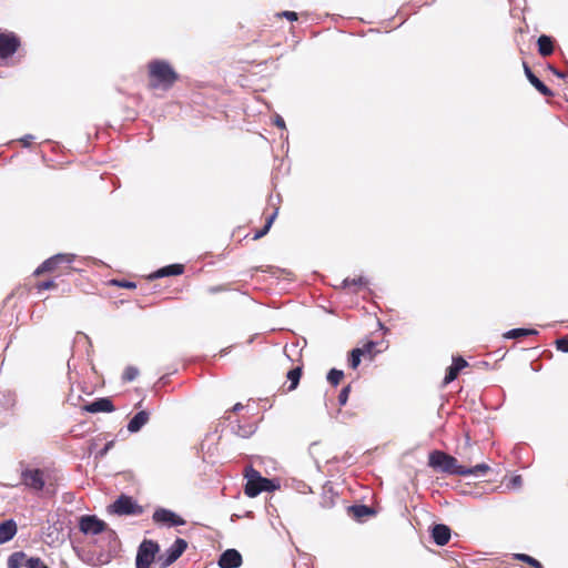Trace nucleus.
Returning <instances> with one entry per match:
<instances>
[{
  "label": "nucleus",
  "instance_id": "nucleus-1",
  "mask_svg": "<svg viewBox=\"0 0 568 568\" xmlns=\"http://www.w3.org/2000/svg\"><path fill=\"white\" fill-rule=\"evenodd\" d=\"M150 87L152 89H170L178 80V73L169 62L153 60L149 63Z\"/></svg>",
  "mask_w": 568,
  "mask_h": 568
},
{
  "label": "nucleus",
  "instance_id": "nucleus-2",
  "mask_svg": "<svg viewBox=\"0 0 568 568\" xmlns=\"http://www.w3.org/2000/svg\"><path fill=\"white\" fill-rule=\"evenodd\" d=\"M428 466L448 475L466 476L469 470L458 464V460L442 450H434L428 456Z\"/></svg>",
  "mask_w": 568,
  "mask_h": 568
},
{
  "label": "nucleus",
  "instance_id": "nucleus-3",
  "mask_svg": "<svg viewBox=\"0 0 568 568\" xmlns=\"http://www.w3.org/2000/svg\"><path fill=\"white\" fill-rule=\"evenodd\" d=\"M245 477L247 479L244 493L248 497H256L262 491H271L275 488L272 480L262 477L261 474L253 469L252 467L247 468L245 471Z\"/></svg>",
  "mask_w": 568,
  "mask_h": 568
},
{
  "label": "nucleus",
  "instance_id": "nucleus-4",
  "mask_svg": "<svg viewBox=\"0 0 568 568\" xmlns=\"http://www.w3.org/2000/svg\"><path fill=\"white\" fill-rule=\"evenodd\" d=\"M159 551V545L153 540H144L139 546L135 566L136 568H151L155 555Z\"/></svg>",
  "mask_w": 568,
  "mask_h": 568
},
{
  "label": "nucleus",
  "instance_id": "nucleus-5",
  "mask_svg": "<svg viewBox=\"0 0 568 568\" xmlns=\"http://www.w3.org/2000/svg\"><path fill=\"white\" fill-rule=\"evenodd\" d=\"M187 542L182 538H176L175 541L165 550L164 554L160 555L158 560L161 568H168L174 561H176L181 555L185 551Z\"/></svg>",
  "mask_w": 568,
  "mask_h": 568
},
{
  "label": "nucleus",
  "instance_id": "nucleus-6",
  "mask_svg": "<svg viewBox=\"0 0 568 568\" xmlns=\"http://www.w3.org/2000/svg\"><path fill=\"white\" fill-rule=\"evenodd\" d=\"M79 529L84 535L95 536L106 530V524L95 515H83L79 519Z\"/></svg>",
  "mask_w": 568,
  "mask_h": 568
},
{
  "label": "nucleus",
  "instance_id": "nucleus-7",
  "mask_svg": "<svg viewBox=\"0 0 568 568\" xmlns=\"http://www.w3.org/2000/svg\"><path fill=\"white\" fill-rule=\"evenodd\" d=\"M21 483L29 489L41 491L44 487V474L41 469L26 468L21 473Z\"/></svg>",
  "mask_w": 568,
  "mask_h": 568
},
{
  "label": "nucleus",
  "instance_id": "nucleus-8",
  "mask_svg": "<svg viewBox=\"0 0 568 568\" xmlns=\"http://www.w3.org/2000/svg\"><path fill=\"white\" fill-rule=\"evenodd\" d=\"M110 510L116 515H134L141 513V508L132 497L121 495L111 506Z\"/></svg>",
  "mask_w": 568,
  "mask_h": 568
},
{
  "label": "nucleus",
  "instance_id": "nucleus-9",
  "mask_svg": "<svg viewBox=\"0 0 568 568\" xmlns=\"http://www.w3.org/2000/svg\"><path fill=\"white\" fill-rule=\"evenodd\" d=\"M74 254L59 253L45 260L36 271L34 275L54 271L60 264H71L74 261Z\"/></svg>",
  "mask_w": 568,
  "mask_h": 568
},
{
  "label": "nucleus",
  "instance_id": "nucleus-10",
  "mask_svg": "<svg viewBox=\"0 0 568 568\" xmlns=\"http://www.w3.org/2000/svg\"><path fill=\"white\" fill-rule=\"evenodd\" d=\"M152 519L156 524L166 525L169 527L182 526L185 524V520L183 518H181L174 511L166 508L155 509Z\"/></svg>",
  "mask_w": 568,
  "mask_h": 568
},
{
  "label": "nucleus",
  "instance_id": "nucleus-11",
  "mask_svg": "<svg viewBox=\"0 0 568 568\" xmlns=\"http://www.w3.org/2000/svg\"><path fill=\"white\" fill-rule=\"evenodd\" d=\"M20 45V40L14 33H0V60L13 55Z\"/></svg>",
  "mask_w": 568,
  "mask_h": 568
},
{
  "label": "nucleus",
  "instance_id": "nucleus-12",
  "mask_svg": "<svg viewBox=\"0 0 568 568\" xmlns=\"http://www.w3.org/2000/svg\"><path fill=\"white\" fill-rule=\"evenodd\" d=\"M242 565V555L236 549L223 551L219 558L221 568H239Z\"/></svg>",
  "mask_w": 568,
  "mask_h": 568
},
{
  "label": "nucleus",
  "instance_id": "nucleus-13",
  "mask_svg": "<svg viewBox=\"0 0 568 568\" xmlns=\"http://www.w3.org/2000/svg\"><path fill=\"white\" fill-rule=\"evenodd\" d=\"M84 409L92 414L101 413V412L111 413L114 410V405L110 398L101 397V398H97L95 400L85 405Z\"/></svg>",
  "mask_w": 568,
  "mask_h": 568
},
{
  "label": "nucleus",
  "instance_id": "nucleus-14",
  "mask_svg": "<svg viewBox=\"0 0 568 568\" xmlns=\"http://www.w3.org/2000/svg\"><path fill=\"white\" fill-rule=\"evenodd\" d=\"M524 70L528 81L538 92H540L545 97H551L554 94L552 91L534 74V72L526 62H524Z\"/></svg>",
  "mask_w": 568,
  "mask_h": 568
},
{
  "label": "nucleus",
  "instance_id": "nucleus-15",
  "mask_svg": "<svg viewBox=\"0 0 568 568\" xmlns=\"http://www.w3.org/2000/svg\"><path fill=\"white\" fill-rule=\"evenodd\" d=\"M450 528L444 524H436L432 529L434 542L438 546H445L450 539Z\"/></svg>",
  "mask_w": 568,
  "mask_h": 568
},
{
  "label": "nucleus",
  "instance_id": "nucleus-16",
  "mask_svg": "<svg viewBox=\"0 0 568 568\" xmlns=\"http://www.w3.org/2000/svg\"><path fill=\"white\" fill-rule=\"evenodd\" d=\"M468 366V363L463 357H454L452 365L448 367L444 378L445 384L452 383L457 378L459 372Z\"/></svg>",
  "mask_w": 568,
  "mask_h": 568
},
{
  "label": "nucleus",
  "instance_id": "nucleus-17",
  "mask_svg": "<svg viewBox=\"0 0 568 568\" xmlns=\"http://www.w3.org/2000/svg\"><path fill=\"white\" fill-rule=\"evenodd\" d=\"M184 272V266L182 264H171L164 267L159 268L149 275L150 280H156L165 276H175L181 275Z\"/></svg>",
  "mask_w": 568,
  "mask_h": 568
},
{
  "label": "nucleus",
  "instance_id": "nucleus-18",
  "mask_svg": "<svg viewBox=\"0 0 568 568\" xmlns=\"http://www.w3.org/2000/svg\"><path fill=\"white\" fill-rule=\"evenodd\" d=\"M17 534V523L13 519H7L0 524V544L10 541Z\"/></svg>",
  "mask_w": 568,
  "mask_h": 568
},
{
  "label": "nucleus",
  "instance_id": "nucleus-19",
  "mask_svg": "<svg viewBox=\"0 0 568 568\" xmlns=\"http://www.w3.org/2000/svg\"><path fill=\"white\" fill-rule=\"evenodd\" d=\"M149 420V413L141 410L136 413L128 424V430L130 433H138Z\"/></svg>",
  "mask_w": 568,
  "mask_h": 568
},
{
  "label": "nucleus",
  "instance_id": "nucleus-20",
  "mask_svg": "<svg viewBox=\"0 0 568 568\" xmlns=\"http://www.w3.org/2000/svg\"><path fill=\"white\" fill-rule=\"evenodd\" d=\"M538 52L542 57H548L554 52V41L549 36L542 34L538 38Z\"/></svg>",
  "mask_w": 568,
  "mask_h": 568
},
{
  "label": "nucleus",
  "instance_id": "nucleus-21",
  "mask_svg": "<svg viewBox=\"0 0 568 568\" xmlns=\"http://www.w3.org/2000/svg\"><path fill=\"white\" fill-rule=\"evenodd\" d=\"M349 513L357 519H362L374 514L373 509L366 505H354L348 508Z\"/></svg>",
  "mask_w": 568,
  "mask_h": 568
},
{
  "label": "nucleus",
  "instance_id": "nucleus-22",
  "mask_svg": "<svg viewBox=\"0 0 568 568\" xmlns=\"http://www.w3.org/2000/svg\"><path fill=\"white\" fill-rule=\"evenodd\" d=\"M301 376H302V367H300V366L294 367L293 369H291L287 373V379L290 381V386H288L287 390H294L297 387Z\"/></svg>",
  "mask_w": 568,
  "mask_h": 568
},
{
  "label": "nucleus",
  "instance_id": "nucleus-23",
  "mask_svg": "<svg viewBox=\"0 0 568 568\" xmlns=\"http://www.w3.org/2000/svg\"><path fill=\"white\" fill-rule=\"evenodd\" d=\"M537 334V331L529 328H514L505 333L504 337L506 338H519L527 335Z\"/></svg>",
  "mask_w": 568,
  "mask_h": 568
},
{
  "label": "nucleus",
  "instance_id": "nucleus-24",
  "mask_svg": "<svg viewBox=\"0 0 568 568\" xmlns=\"http://www.w3.org/2000/svg\"><path fill=\"white\" fill-rule=\"evenodd\" d=\"M234 429V433L243 438H247L250 437L251 435L254 434L255 432V426L253 424H247V425H241V424H237L236 426L233 427Z\"/></svg>",
  "mask_w": 568,
  "mask_h": 568
},
{
  "label": "nucleus",
  "instance_id": "nucleus-25",
  "mask_svg": "<svg viewBox=\"0 0 568 568\" xmlns=\"http://www.w3.org/2000/svg\"><path fill=\"white\" fill-rule=\"evenodd\" d=\"M26 559V554L16 551L8 558V568H20Z\"/></svg>",
  "mask_w": 568,
  "mask_h": 568
},
{
  "label": "nucleus",
  "instance_id": "nucleus-26",
  "mask_svg": "<svg viewBox=\"0 0 568 568\" xmlns=\"http://www.w3.org/2000/svg\"><path fill=\"white\" fill-rule=\"evenodd\" d=\"M276 215H277V209L266 219L264 227L255 233V235H254L255 240L264 236L270 231L274 220L276 219Z\"/></svg>",
  "mask_w": 568,
  "mask_h": 568
},
{
  "label": "nucleus",
  "instance_id": "nucleus-27",
  "mask_svg": "<svg viewBox=\"0 0 568 568\" xmlns=\"http://www.w3.org/2000/svg\"><path fill=\"white\" fill-rule=\"evenodd\" d=\"M466 470H469L466 476H484L488 473L489 466L483 463L474 467H466Z\"/></svg>",
  "mask_w": 568,
  "mask_h": 568
},
{
  "label": "nucleus",
  "instance_id": "nucleus-28",
  "mask_svg": "<svg viewBox=\"0 0 568 568\" xmlns=\"http://www.w3.org/2000/svg\"><path fill=\"white\" fill-rule=\"evenodd\" d=\"M364 355V349L354 348L349 353V366L355 369L361 364V357Z\"/></svg>",
  "mask_w": 568,
  "mask_h": 568
},
{
  "label": "nucleus",
  "instance_id": "nucleus-29",
  "mask_svg": "<svg viewBox=\"0 0 568 568\" xmlns=\"http://www.w3.org/2000/svg\"><path fill=\"white\" fill-rule=\"evenodd\" d=\"M22 566L27 568H49L39 557H27Z\"/></svg>",
  "mask_w": 568,
  "mask_h": 568
},
{
  "label": "nucleus",
  "instance_id": "nucleus-30",
  "mask_svg": "<svg viewBox=\"0 0 568 568\" xmlns=\"http://www.w3.org/2000/svg\"><path fill=\"white\" fill-rule=\"evenodd\" d=\"M344 376V373L343 371H339V369H336V368H332L328 374H327V381L328 383H331L333 386H336L339 384L341 379L343 378Z\"/></svg>",
  "mask_w": 568,
  "mask_h": 568
},
{
  "label": "nucleus",
  "instance_id": "nucleus-31",
  "mask_svg": "<svg viewBox=\"0 0 568 568\" xmlns=\"http://www.w3.org/2000/svg\"><path fill=\"white\" fill-rule=\"evenodd\" d=\"M368 283V281L363 277V276H359V277H356V278H345L342 283V286L344 288H347V287H351V286H362V285H366Z\"/></svg>",
  "mask_w": 568,
  "mask_h": 568
},
{
  "label": "nucleus",
  "instance_id": "nucleus-32",
  "mask_svg": "<svg viewBox=\"0 0 568 568\" xmlns=\"http://www.w3.org/2000/svg\"><path fill=\"white\" fill-rule=\"evenodd\" d=\"M515 558L517 560L527 562L528 565H530L534 568H542L541 564L537 559H535L526 554H516Z\"/></svg>",
  "mask_w": 568,
  "mask_h": 568
},
{
  "label": "nucleus",
  "instance_id": "nucleus-33",
  "mask_svg": "<svg viewBox=\"0 0 568 568\" xmlns=\"http://www.w3.org/2000/svg\"><path fill=\"white\" fill-rule=\"evenodd\" d=\"M139 375V369L135 366H128L122 375L123 381L125 382H132L134 381Z\"/></svg>",
  "mask_w": 568,
  "mask_h": 568
},
{
  "label": "nucleus",
  "instance_id": "nucleus-34",
  "mask_svg": "<svg viewBox=\"0 0 568 568\" xmlns=\"http://www.w3.org/2000/svg\"><path fill=\"white\" fill-rule=\"evenodd\" d=\"M349 392H351L349 385L342 388V390L338 395V403L341 406H344L347 403Z\"/></svg>",
  "mask_w": 568,
  "mask_h": 568
},
{
  "label": "nucleus",
  "instance_id": "nucleus-35",
  "mask_svg": "<svg viewBox=\"0 0 568 568\" xmlns=\"http://www.w3.org/2000/svg\"><path fill=\"white\" fill-rule=\"evenodd\" d=\"M556 347L558 351L568 352V338L562 337L556 341Z\"/></svg>",
  "mask_w": 568,
  "mask_h": 568
},
{
  "label": "nucleus",
  "instance_id": "nucleus-36",
  "mask_svg": "<svg viewBox=\"0 0 568 568\" xmlns=\"http://www.w3.org/2000/svg\"><path fill=\"white\" fill-rule=\"evenodd\" d=\"M112 284L116 285V286H120V287H125V288H135L136 287L135 283L128 282V281L113 280Z\"/></svg>",
  "mask_w": 568,
  "mask_h": 568
},
{
  "label": "nucleus",
  "instance_id": "nucleus-37",
  "mask_svg": "<svg viewBox=\"0 0 568 568\" xmlns=\"http://www.w3.org/2000/svg\"><path fill=\"white\" fill-rule=\"evenodd\" d=\"M113 445H114L113 440L108 442L104 445V447L97 454V456L100 458L104 457L108 454V452L113 447Z\"/></svg>",
  "mask_w": 568,
  "mask_h": 568
},
{
  "label": "nucleus",
  "instance_id": "nucleus-38",
  "mask_svg": "<svg viewBox=\"0 0 568 568\" xmlns=\"http://www.w3.org/2000/svg\"><path fill=\"white\" fill-rule=\"evenodd\" d=\"M277 16L284 17V18H286L290 21L297 20V13L294 12V11H283V12L278 13Z\"/></svg>",
  "mask_w": 568,
  "mask_h": 568
},
{
  "label": "nucleus",
  "instance_id": "nucleus-39",
  "mask_svg": "<svg viewBox=\"0 0 568 568\" xmlns=\"http://www.w3.org/2000/svg\"><path fill=\"white\" fill-rule=\"evenodd\" d=\"M55 287V283L53 281H44V282H41L39 285H38V288L41 291V290H50V288H53Z\"/></svg>",
  "mask_w": 568,
  "mask_h": 568
},
{
  "label": "nucleus",
  "instance_id": "nucleus-40",
  "mask_svg": "<svg viewBox=\"0 0 568 568\" xmlns=\"http://www.w3.org/2000/svg\"><path fill=\"white\" fill-rule=\"evenodd\" d=\"M523 479L521 476L516 475L510 479V486L513 488H519L521 486Z\"/></svg>",
  "mask_w": 568,
  "mask_h": 568
},
{
  "label": "nucleus",
  "instance_id": "nucleus-41",
  "mask_svg": "<svg viewBox=\"0 0 568 568\" xmlns=\"http://www.w3.org/2000/svg\"><path fill=\"white\" fill-rule=\"evenodd\" d=\"M375 346H376V344L374 342H368L361 349H364V355L372 354Z\"/></svg>",
  "mask_w": 568,
  "mask_h": 568
},
{
  "label": "nucleus",
  "instance_id": "nucleus-42",
  "mask_svg": "<svg viewBox=\"0 0 568 568\" xmlns=\"http://www.w3.org/2000/svg\"><path fill=\"white\" fill-rule=\"evenodd\" d=\"M33 139H34L33 135L27 134V135H24L23 138L20 139V142L22 143L23 146H29Z\"/></svg>",
  "mask_w": 568,
  "mask_h": 568
},
{
  "label": "nucleus",
  "instance_id": "nucleus-43",
  "mask_svg": "<svg viewBox=\"0 0 568 568\" xmlns=\"http://www.w3.org/2000/svg\"><path fill=\"white\" fill-rule=\"evenodd\" d=\"M274 124L280 129H285V121L281 115L275 116Z\"/></svg>",
  "mask_w": 568,
  "mask_h": 568
},
{
  "label": "nucleus",
  "instance_id": "nucleus-44",
  "mask_svg": "<svg viewBox=\"0 0 568 568\" xmlns=\"http://www.w3.org/2000/svg\"><path fill=\"white\" fill-rule=\"evenodd\" d=\"M103 534H105V535H106V537H108L110 540H114V541L116 540V534H115V531H114L113 529L109 528L108 526H106V530H105Z\"/></svg>",
  "mask_w": 568,
  "mask_h": 568
},
{
  "label": "nucleus",
  "instance_id": "nucleus-45",
  "mask_svg": "<svg viewBox=\"0 0 568 568\" xmlns=\"http://www.w3.org/2000/svg\"><path fill=\"white\" fill-rule=\"evenodd\" d=\"M225 288L223 286H211L209 287L207 292L210 294H216V293H220L222 291H224Z\"/></svg>",
  "mask_w": 568,
  "mask_h": 568
},
{
  "label": "nucleus",
  "instance_id": "nucleus-46",
  "mask_svg": "<svg viewBox=\"0 0 568 568\" xmlns=\"http://www.w3.org/2000/svg\"><path fill=\"white\" fill-rule=\"evenodd\" d=\"M242 408H243V405L241 403H237L233 406L232 410L236 413V412H240Z\"/></svg>",
  "mask_w": 568,
  "mask_h": 568
},
{
  "label": "nucleus",
  "instance_id": "nucleus-47",
  "mask_svg": "<svg viewBox=\"0 0 568 568\" xmlns=\"http://www.w3.org/2000/svg\"><path fill=\"white\" fill-rule=\"evenodd\" d=\"M556 75L559 78H565V74L562 72H556Z\"/></svg>",
  "mask_w": 568,
  "mask_h": 568
}]
</instances>
